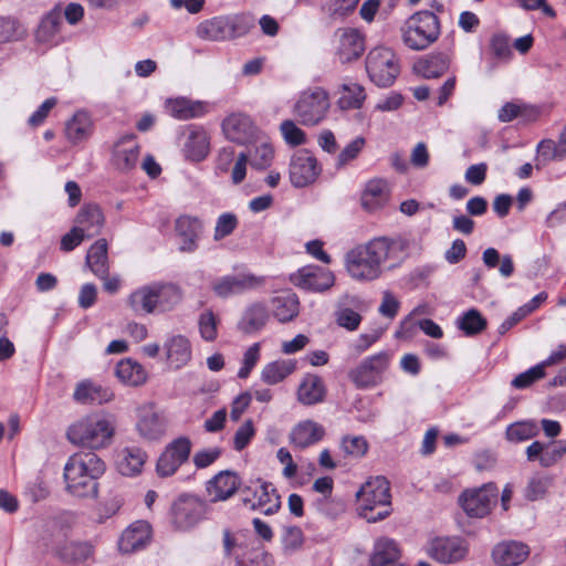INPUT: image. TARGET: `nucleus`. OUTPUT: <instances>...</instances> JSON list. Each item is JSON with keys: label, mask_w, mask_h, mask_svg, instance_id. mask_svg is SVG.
Masks as SVG:
<instances>
[{"label": "nucleus", "mask_w": 566, "mask_h": 566, "mask_svg": "<svg viewBox=\"0 0 566 566\" xmlns=\"http://www.w3.org/2000/svg\"><path fill=\"white\" fill-rule=\"evenodd\" d=\"M409 248L410 240L405 235L374 238L347 252L346 270L356 281L377 280L384 269L400 266L409 255Z\"/></svg>", "instance_id": "1"}, {"label": "nucleus", "mask_w": 566, "mask_h": 566, "mask_svg": "<svg viewBox=\"0 0 566 566\" xmlns=\"http://www.w3.org/2000/svg\"><path fill=\"white\" fill-rule=\"evenodd\" d=\"M104 462L93 452L71 455L64 465L66 491L76 497L97 495V479L104 473Z\"/></svg>", "instance_id": "2"}, {"label": "nucleus", "mask_w": 566, "mask_h": 566, "mask_svg": "<svg viewBox=\"0 0 566 566\" xmlns=\"http://www.w3.org/2000/svg\"><path fill=\"white\" fill-rule=\"evenodd\" d=\"M115 426L112 415L92 413L72 423L66 437L74 446L98 450L112 443Z\"/></svg>", "instance_id": "3"}, {"label": "nucleus", "mask_w": 566, "mask_h": 566, "mask_svg": "<svg viewBox=\"0 0 566 566\" xmlns=\"http://www.w3.org/2000/svg\"><path fill=\"white\" fill-rule=\"evenodd\" d=\"M402 44L411 51H424L437 42L441 34L440 19L429 10L417 11L399 28Z\"/></svg>", "instance_id": "4"}, {"label": "nucleus", "mask_w": 566, "mask_h": 566, "mask_svg": "<svg viewBox=\"0 0 566 566\" xmlns=\"http://www.w3.org/2000/svg\"><path fill=\"white\" fill-rule=\"evenodd\" d=\"M360 515L369 523L385 520L391 513L390 485L386 478H370L357 492Z\"/></svg>", "instance_id": "5"}, {"label": "nucleus", "mask_w": 566, "mask_h": 566, "mask_svg": "<svg viewBox=\"0 0 566 566\" xmlns=\"http://www.w3.org/2000/svg\"><path fill=\"white\" fill-rule=\"evenodd\" d=\"M253 25V18L244 13L218 15L200 22L196 34L207 41H228L244 36Z\"/></svg>", "instance_id": "6"}, {"label": "nucleus", "mask_w": 566, "mask_h": 566, "mask_svg": "<svg viewBox=\"0 0 566 566\" xmlns=\"http://www.w3.org/2000/svg\"><path fill=\"white\" fill-rule=\"evenodd\" d=\"M366 71L373 83L379 87H388L400 73L399 59L391 49L377 46L366 57Z\"/></svg>", "instance_id": "7"}, {"label": "nucleus", "mask_w": 566, "mask_h": 566, "mask_svg": "<svg viewBox=\"0 0 566 566\" xmlns=\"http://www.w3.org/2000/svg\"><path fill=\"white\" fill-rule=\"evenodd\" d=\"M329 107L327 92L322 87H315L300 95L294 105V115L302 125L315 126L326 117Z\"/></svg>", "instance_id": "8"}, {"label": "nucleus", "mask_w": 566, "mask_h": 566, "mask_svg": "<svg viewBox=\"0 0 566 566\" xmlns=\"http://www.w3.org/2000/svg\"><path fill=\"white\" fill-rule=\"evenodd\" d=\"M389 361L390 356L386 352L368 356L349 371V379L359 389L376 387L382 382Z\"/></svg>", "instance_id": "9"}, {"label": "nucleus", "mask_w": 566, "mask_h": 566, "mask_svg": "<svg viewBox=\"0 0 566 566\" xmlns=\"http://www.w3.org/2000/svg\"><path fill=\"white\" fill-rule=\"evenodd\" d=\"M243 504L252 511H261L265 515L276 513L281 506L275 489L266 482H252L241 490Z\"/></svg>", "instance_id": "10"}, {"label": "nucleus", "mask_w": 566, "mask_h": 566, "mask_svg": "<svg viewBox=\"0 0 566 566\" xmlns=\"http://www.w3.org/2000/svg\"><path fill=\"white\" fill-rule=\"evenodd\" d=\"M172 522L179 530H190L207 514V504L192 494H181L171 507Z\"/></svg>", "instance_id": "11"}, {"label": "nucleus", "mask_w": 566, "mask_h": 566, "mask_svg": "<svg viewBox=\"0 0 566 566\" xmlns=\"http://www.w3.org/2000/svg\"><path fill=\"white\" fill-rule=\"evenodd\" d=\"M499 490L495 484L488 483L481 488L467 490L460 496V504L471 517H483L490 513L496 502Z\"/></svg>", "instance_id": "12"}, {"label": "nucleus", "mask_w": 566, "mask_h": 566, "mask_svg": "<svg viewBox=\"0 0 566 566\" xmlns=\"http://www.w3.org/2000/svg\"><path fill=\"white\" fill-rule=\"evenodd\" d=\"M334 54L336 59L345 64L361 56L365 51V38L352 28H340L334 32Z\"/></svg>", "instance_id": "13"}, {"label": "nucleus", "mask_w": 566, "mask_h": 566, "mask_svg": "<svg viewBox=\"0 0 566 566\" xmlns=\"http://www.w3.org/2000/svg\"><path fill=\"white\" fill-rule=\"evenodd\" d=\"M191 441L187 437L172 440L160 454L157 461V472L160 476L172 475L178 468L188 461L191 452Z\"/></svg>", "instance_id": "14"}, {"label": "nucleus", "mask_w": 566, "mask_h": 566, "mask_svg": "<svg viewBox=\"0 0 566 566\" xmlns=\"http://www.w3.org/2000/svg\"><path fill=\"white\" fill-rule=\"evenodd\" d=\"M321 172L316 158L307 150L296 151L290 161V180L302 188L316 180Z\"/></svg>", "instance_id": "15"}, {"label": "nucleus", "mask_w": 566, "mask_h": 566, "mask_svg": "<svg viewBox=\"0 0 566 566\" xmlns=\"http://www.w3.org/2000/svg\"><path fill=\"white\" fill-rule=\"evenodd\" d=\"M151 539V527L145 521L132 523L118 539V549L123 554H132L144 549Z\"/></svg>", "instance_id": "16"}, {"label": "nucleus", "mask_w": 566, "mask_h": 566, "mask_svg": "<svg viewBox=\"0 0 566 566\" xmlns=\"http://www.w3.org/2000/svg\"><path fill=\"white\" fill-rule=\"evenodd\" d=\"M140 147L134 135H126L119 138L114 147L112 161L119 171L133 170L139 160Z\"/></svg>", "instance_id": "17"}, {"label": "nucleus", "mask_w": 566, "mask_h": 566, "mask_svg": "<svg viewBox=\"0 0 566 566\" xmlns=\"http://www.w3.org/2000/svg\"><path fill=\"white\" fill-rule=\"evenodd\" d=\"M155 314L172 311L181 303L182 290L174 283L156 281L150 283Z\"/></svg>", "instance_id": "18"}, {"label": "nucleus", "mask_w": 566, "mask_h": 566, "mask_svg": "<svg viewBox=\"0 0 566 566\" xmlns=\"http://www.w3.org/2000/svg\"><path fill=\"white\" fill-rule=\"evenodd\" d=\"M465 554L467 547L459 537H437L429 546V555L442 564L457 563Z\"/></svg>", "instance_id": "19"}, {"label": "nucleus", "mask_w": 566, "mask_h": 566, "mask_svg": "<svg viewBox=\"0 0 566 566\" xmlns=\"http://www.w3.org/2000/svg\"><path fill=\"white\" fill-rule=\"evenodd\" d=\"M334 280L332 272L318 266L303 268L292 277L296 286L313 292L328 290L334 284Z\"/></svg>", "instance_id": "20"}, {"label": "nucleus", "mask_w": 566, "mask_h": 566, "mask_svg": "<svg viewBox=\"0 0 566 566\" xmlns=\"http://www.w3.org/2000/svg\"><path fill=\"white\" fill-rule=\"evenodd\" d=\"M222 132L229 140L245 144L254 135L255 127L250 116L232 113L223 119Z\"/></svg>", "instance_id": "21"}, {"label": "nucleus", "mask_w": 566, "mask_h": 566, "mask_svg": "<svg viewBox=\"0 0 566 566\" xmlns=\"http://www.w3.org/2000/svg\"><path fill=\"white\" fill-rule=\"evenodd\" d=\"M94 132V122L85 109H78L65 123L64 135L69 143L77 145L86 142Z\"/></svg>", "instance_id": "22"}, {"label": "nucleus", "mask_w": 566, "mask_h": 566, "mask_svg": "<svg viewBox=\"0 0 566 566\" xmlns=\"http://www.w3.org/2000/svg\"><path fill=\"white\" fill-rule=\"evenodd\" d=\"M240 478L237 473L226 470L214 475L207 485L211 501H226L230 499L240 486Z\"/></svg>", "instance_id": "23"}, {"label": "nucleus", "mask_w": 566, "mask_h": 566, "mask_svg": "<svg viewBox=\"0 0 566 566\" xmlns=\"http://www.w3.org/2000/svg\"><path fill=\"white\" fill-rule=\"evenodd\" d=\"M296 397L304 406L323 402L326 397V387L322 377L316 374H305L297 387Z\"/></svg>", "instance_id": "24"}, {"label": "nucleus", "mask_w": 566, "mask_h": 566, "mask_svg": "<svg viewBox=\"0 0 566 566\" xmlns=\"http://www.w3.org/2000/svg\"><path fill=\"white\" fill-rule=\"evenodd\" d=\"M530 555L527 545L521 542L510 541L497 544L492 552L495 564L500 566H517Z\"/></svg>", "instance_id": "25"}, {"label": "nucleus", "mask_w": 566, "mask_h": 566, "mask_svg": "<svg viewBox=\"0 0 566 566\" xmlns=\"http://www.w3.org/2000/svg\"><path fill=\"white\" fill-rule=\"evenodd\" d=\"M209 150L210 137L207 130L198 126L190 127L182 147L185 157L191 161H201Z\"/></svg>", "instance_id": "26"}, {"label": "nucleus", "mask_w": 566, "mask_h": 566, "mask_svg": "<svg viewBox=\"0 0 566 566\" xmlns=\"http://www.w3.org/2000/svg\"><path fill=\"white\" fill-rule=\"evenodd\" d=\"M325 436V429L322 424L313 420H303L298 422L290 432V442L300 449H305L319 442Z\"/></svg>", "instance_id": "27"}, {"label": "nucleus", "mask_w": 566, "mask_h": 566, "mask_svg": "<svg viewBox=\"0 0 566 566\" xmlns=\"http://www.w3.org/2000/svg\"><path fill=\"white\" fill-rule=\"evenodd\" d=\"M168 364L179 369L186 366L191 359V344L184 335H170L164 343Z\"/></svg>", "instance_id": "28"}, {"label": "nucleus", "mask_w": 566, "mask_h": 566, "mask_svg": "<svg viewBox=\"0 0 566 566\" xmlns=\"http://www.w3.org/2000/svg\"><path fill=\"white\" fill-rule=\"evenodd\" d=\"M166 109L171 117L178 120L202 117L208 112L206 103L191 101L186 97L168 99L166 102Z\"/></svg>", "instance_id": "29"}, {"label": "nucleus", "mask_w": 566, "mask_h": 566, "mask_svg": "<svg viewBox=\"0 0 566 566\" xmlns=\"http://www.w3.org/2000/svg\"><path fill=\"white\" fill-rule=\"evenodd\" d=\"M105 218L101 208L96 205L83 206L75 218V227L81 229L87 239H91L102 231Z\"/></svg>", "instance_id": "30"}, {"label": "nucleus", "mask_w": 566, "mask_h": 566, "mask_svg": "<svg viewBox=\"0 0 566 566\" xmlns=\"http://www.w3.org/2000/svg\"><path fill=\"white\" fill-rule=\"evenodd\" d=\"M175 229L182 239L180 250L182 252H192L197 249V240L202 230L201 221L191 216H180L176 220Z\"/></svg>", "instance_id": "31"}, {"label": "nucleus", "mask_w": 566, "mask_h": 566, "mask_svg": "<svg viewBox=\"0 0 566 566\" xmlns=\"http://www.w3.org/2000/svg\"><path fill=\"white\" fill-rule=\"evenodd\" d=\"M146 461V453L138 447H125L116 458L118 472L126 476H133L142 472Z\"/></svg>", "instance_id": "32"}, {"label": "nucleus", "mask_w": 566, "mask_h": 566, "mask_svg": "<svg viewBox=\"0 0 566 566\" xmlns=\"http://www.w3.org/2000/svg\"><path fill=\"white\" fill-rule=\"evenodd\" d=\"M54 554L63 563L81 564L93 556L94 548L87 542H64L54 547Z\"/></svg>", "instance_id": "33"}, {"label": "nucleus", "mask_w": 566, "mask_h": 566, "mask_svg": "<svg viewBox=\"0 0 566 566\" xmlns=\"http://www.w3.org/2000/svg\"><path fill=\"white\" fill-rule=\"evenodd\" d=\"M389 197L388 184L384 179L369 180L361 193V206L367 211H375L385 206Z\"/></svg>", "instance_id": "34"}, {"label": "nucleus", "mask_w": 566, "mask_h": 566, "mask_svg": "<svg viewBox=\"0 0 566 566\" xmlns=\"http://www.w3.org/2000/svg\"><path fill=\"white\" fill-rule=\"evenodd\" d=\"M136 427L140 436L148 440H156L165 434L166 420L150 408L143 409Z\"/></svg>", "instance_id": "35"}, {"label": "nucleus", "mask_w": 566, "mask_h": 566, "mask_svg": "<svg viewBox=\"0 0 566 566\" xmlns=\"http://www.w3.org/2000/svg\"><path fill=\"white\" fill-rule=\"evenodd\" d=\"M268 318L266 307L263 304L254 303L243 312L238 328L244 334H255L265 326Z\"/></svg>", "instance_id": "36"}, {"label": "nucleus", "mask_w": 566, "mask_h": 566, "mask_svg": "<svg viewBox=\"0 0 566 566\" xmlns=\"http://www.w3.org/2000/svg\"><path fill=\"white\" fill-rule=\"evenodd\" d=\"M272 314L280 323L294 319L300 312L298 297L294 293H283L272 298Z\"/></svg>", "instance_id": "37"}, {"label": "nucleus", "mask_w": 566, "mask_h": 566, "mask_svg": "<svg viewBox=\"0 0 566 566\" xmlns=\"http://www.w3.org/2000/svg\"><path fill=\"white\" fill-rule=\"evenodd\" d=\"M113 394L101 385L92 381L80 382L73 394L74 400L80 403H104L112 399Z\"/></svg>", "instance_id": "38"}, {"label": "nucleus", "mask_w": 566, "mask_h": 566, "mask_svg": "<svg viewBox=\"0 0 566 566\" xmlns=\"http://www.w3.org/2000/svg\"><path fill=\"white\" fill-rule=\"evenodd\" d=\"M86 265L99 279L108 274L107 241L98 239L94 242L86 254Z\"/></svg>", "instance_id": "39"}, {"label": "nucleus", "mask_w": 566, "mask_h": 566, "mask_svg": "<svg viewBox=\"0 0 566 566\" xmlns=\"http://www.w3.org/2000/svg\"><path fill=\"white\" fill-rule=\"evenodd\" d=\"M399 548L395 541L380 538L375 543L370 566H391L399 559Z\"/></svg>", "instance_id": "40"}, {"label": "nucleus", "mask_w": 566, "mask_h": 566, "mask_svg": "<svg viewBox=\"0 0 566 566\" xmlns=\"http://www.w3.org/2000/svg\"><path fill=\"white\" fill-rule=\"evenodd\" d=\"M296 370V360L280 359L266 364L261 371V379L268 385H276Z\"/></svg>", "instance_id": "41"}, {"label": "nucleus", "mask_w": 566, "mask_h": 566, "mask_svg": "<svg viewBox=\"0 0 566 566\" xmlns=\"http://www.w3.org/2000/svg\"><path fill=\"white\" fill-rule=\"evenodd\" d=\"M115 374L127 386H139L147 379L144 367L132 358L122 359L116 366Z\"/></svg>", "instance_id": "42"}, {"label": "nucleus", "mask_w": 566, "mask_h": 566, "mask_svg": "<svg viewBox=\"0 0 566 566\" xmlns=\"http://www.w3.org/2000/svg\"><path fill=\"white\" fill-rule=\"evenodd\" d=\"M126 303L136 315L155 314L150 283L134 290L128 295Z\"/></svg>", "instance_id": "43"}, {"label": "nucleus", "mask_w": 566, "mask_h": 566, "mask_svg": "<svg viewBox=\"0 0 566 566\" xmlns=\"http://www.w3.org/2000/svg\"><path fill=\"white\" fill-rule=\"evenodd\" d=\"M450 62L444 54H436L419 60L415 64L418 74L426 78H436L443 75L449 69Z\"/></svg>", "instance_id": "44"}, {"label": "nucleus", "mask_w": 566, "mask_h": 566, "mask_svg": "<svg viewBox=\"0 0 566 566\" xmlns=\"http://www.w3.org/2000/svg\"><path fill=\"white\" fill-rule=\"evenodd\" d=\"M538 115L539 111L535 106L509 102L499 109L497 119L502 123H509L518 117L535 120Z\"/></svg>", "instance_id": "45"}, {"label": "nucleus", "mask_w": 566, "mask_h": 566, "mask_svg": "<svg viewBox=\"0 0 566 566\" xmlns=\"http://www.w3.org/2000/svg\"><path fill=\"white\" fill-rule=\"evenodd\" d=\"M566 157V144L562 138L558 143L552 139H544L537 145V158L535 167L541 169L543 165L551 160H562Z\"/></svg>", "instance_id": "46"}, {"label": "nucleus", "mask_w": 566, "mask_h": 566, "mask_svg": "<svg viewBox=\"0 0 566 566\" xmlns=\"http://www.w3.org/2000/svg\"><path fill=\"white\" fill-rule=\"evenodd\" d=\"M342 94L338 99V105L342 109H356L360 108L365 98L364 87L356 82L344 83L340 86Z\"/></svg>", "instance_id": "47"}, {"label": "nucleus", "mask_w": 566, "mask_h": 566, "mask_svg": "<svg viewBox=\"0 0 566 566\" xmlns=\"http://www.w3.org/2000/svg\"><path fill=\"white\" fill-rule=\"evenodd\" d=\"M488 322L475 308H470L457 319V326L467 336H474L486 328Z\"/></svg>", "instance_id": "48"}, {"label": "nucleus", "mask_w": 566, "mask_h": 566, "mask_svg": "<svg viewBox=\"0 0 566 566\" xmlns=\"http://www.w3.org/2000/svg\"><path fill=\"white\" fill-rule=\"evenodd\" d=\"M63 22L59 11H51L41 21L36 31V39L40 42L52 41L61 30Z\"/></svg>", "instance_id": "49"}, {"label": "nucleus", "mask_w": 566, "mask_h": 566, "mask_svg": "<svg viewBox=\"0 0 566 566\" xmlns=\"http://www.w3.org/2000/svg\"><path fill=\"white\" fill-rule=\"evenodd\" d=\"M28 35L27 28L17 19L11 17L0 18V41H22Z\"/></svg>", "instance_id": "50"}, {"label": "nucleus", "mask_w": 566, "mask_h": 566, "mask_svg": "<svg viewBox=\"0 0 566 566\" xmlns=\"http://www.w3.org/2000/svg\"><path fill=\"white\" fill-rule=\"evenodd\" d=\"M539 430L535 421L525 420L510 424L506 428V439L512 442H522L538 434Z\"/></svg>", "instance_id": "51"}, {"label": "nucleus", "mask_w": 566, "mask_h": 566, "mask_svg": "<svg viewBox=\"0 0 566 566\" xmlns=\"http://www.w3.org/2000/svg\"><path fill=\"white\" fill-rule=\"evenodd\" d=\"M365 145V138L360 136L356 137L349 144H347L336 157V169H343L346 166H348L353 160H355L364 149Z\"/></svg>", "instance_id": "52"}, {"label": "nucleus", "mask_w": 566, "mask_h": 566, "mask_svg": "<svg viewBox=\"0 0 566 566\" xmlns=\"http://www.w3.org/2000/svg\"><path fill=\"white\" fill-rule=\"evenodd\" d=\"M248 156L251 158L252 167L258 169H265L271 165L273 160L274 150L269 143L261 142L253 147V150H249Z\"/></svg>", "instance_id": "53"}, {"label": "nucleus", "mask_w": 566, "mask_h": 566, "mask_svg": "<svg viewBox=\"0 0 566 566\" xmlns=\"http://www.w3.org/2000/svg\"><path fill=\"white\" fill-rule=\"evenodd\" d=\"M359 0H326L324 9L333 19H344L355 11Z\"/></svg>", "instance_id": "54"}, {"label": "nucleus", "mask_w": 566, "mask_h": 566, "mask_svg": "<svg viewBox=\"0 0 566 566\" xmlns=\"http://www.w3.org/2000/svg\"><path fill=\"white\" fill-rule=\"evenodd\" d=\"M280 130L283 139L290 146H300L306 142L305 133L292 119L283 120L280 125Z\"/></svg>", "instance_id": "55"}, {"label": "nucleus", "mask_w": 566, "mask_h": 566, "mask_svg": "<svg viewBox=\"0 0 566 566\" xmlns=\"http://www.w3.org/2000/svg\"><path fill=\"white\" fill-rule=\"evenodd\" d=\"M552 479L548 476H534L525 488V497L530 501L543 499L549 489Z\"/></svg>", "instance_id": "56"}, {"label": "nucleus", "mask_w": 566, "mask_h": 566, "mask_svg": "<svg viewBox=\"0 0 566 566\" xmlns=\"http://www.w3.org/2000/svg\"><path fill=\"white\" fill-rule=\"evenodd\" d=\"M199 332L201 337L207 342L217 338L218 321L212 311H206L199 316Z\"/></svg>", "instance_id": "57"}, {"label": "nucleus", "mask_w": 566, "mask_h": 566, "mask_svg": "<svg viewBox=\"0 0 566 566\" xmlns=\"http://www.w3.org/2000/svg\"><path fill=\"white\" fill-rule=\"evenodd\" d=\"M340 447L346 454L360 458L367 452L368 443L361 436H346L343 438Z\"/></svg>", "instance_id": "58"}, {"label": "nucleus", "mask_w": 566, "mask_h": 566, "mask_svg": "<svg viewBox=\"0 0 566 566\" xmlns=\"http://www.w3.org/2000/svg\"><path fill=\"white\" fill-rule=\"evenodd\" d=\"M237 226L238 218L235 214L230 212L220 214L214 227V240L219 241L230 235L235 230Z\"/></svg>", "instance_id": "59"}, {"label": "nucleus", "mask_w": 566, "mask_h": 566, "mask_svg": "<svg viewBox=\"0 0 566 566\" xmlns=\"http://www.w3.org/2000/svg\"><path fill=\"white\" fill-rule=\"evenodd\" d=\"M237 294L243 293L250 290H256L264 285L265 277L254 275L252 273H239L234 274Z\"/></svg>", "instance_id": "60"}, {"label": "nucleus", "mask_w": 566, "mask_h": 566, "mask_svg": "<svg viewBox=\"0 0 566 566\" xmlns=\"http://www.w3.org/2000/svg\"><path fill=\"white\" fill-rule=\"evenodd\" d=\"M545 376V370H543L542 365H536L528 370L517 375L512 380V386L516 389H524L531 386L534 381L543 378Z\"/></svg>", "instance_id": "61"}, {"label": "nucleus", "mask_w": 566, "mask_h": 566, "mask_svg": "<svg viewBox=\"0 0 566 566\" xmlns=\"http://www.w3.org/2000/svg\"><path fill=\"white\" fill-rule=\"evenodd\" d=\"M336 322L347 331H356L361 322V315L349 307L339 308L336 312Z\"/></svg>", "instance_id": "62"}, {"label": "nucleus", "mask_w": 566, "mask_h": 566, "mask_svg": "<svg viewBox=\"0 0 566 566\" xmlns=\"http://www.w3.org/2000/svg\"><path fill=\"white\" fill-rule=\"evenodd\" d=\"M259 359H260V344L254 343L243 354L242 366L238 371V377L241 379L247 378L250 375L253 367L256 365Z\"/></svg>", "instance_id": "63"}, {"label": "nucleus", "mask_w": 566, "mask_h": 566, "mask_svg": "<svg viewBox=\"0 0 566 566\" xmlns=\"http://www.w3.org/2000/svg\"><path fill=\"white\" fill-rule=\"evenodd\" d=\"M282 542L286 552H295L303 545L304 542L302 530L297 526L285 527Z\"/></svg>", "instance_id": "64"}]
</instances>
